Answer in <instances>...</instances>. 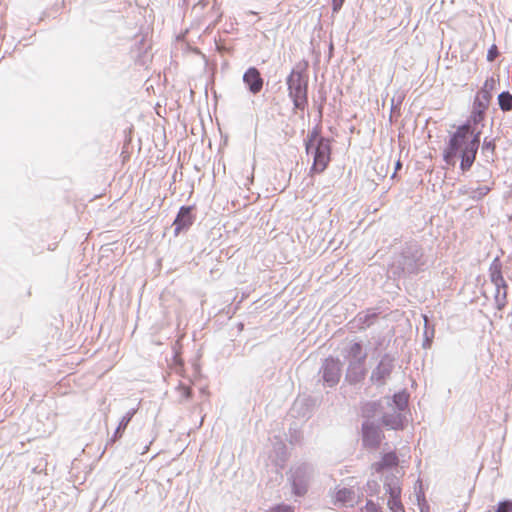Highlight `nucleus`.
Segmentation results:
<instances>
[{"mask_svg":"<svg viewBox=\"0 0 512 512\" xmlns=\"http://www.w3.org/2000/svg\"><path fill=\"white\" fill-rule=\"evenodd\" d=\"M385 490L389 498L387 506L391 512H405L404 506L401 502V485L398 478H392L389 482L385 483Z\"/></svg>","mask_w":512,"mask_h":512,"instance_id":"5","label":"nucleus"},{"mask_svg":"<svg viewBox=\"0 0 512 512\" xmlns=\"http://www.w3.org/2000/svg\"><path fill=\"white\" fill-rule=\"evenodd\" d=\"M498 103L503 111L512 110V95L509 92H502L498 96Z\"/></svg>","mask_w":512,"mask_h":512,"instance_id":"16","label":"nucleus"},{"mask_svg":"<svg viewBox=\"0 0 512 512\" xmlns=\"http://www.w3.org/2000/svg\"><path fill=\"white\" fill-rule=\"evenodd\" d=\"M243 81L253 94L259 93L263 88V79L258 69L250 67L243 75Z\"/></svg>","mask_w":512,"mask_h":512,"instance_id":"7","label":"nucleus"},{"mask_svg":"<svg viewBox=\"0 0 512 512\" xmlns=\"http://www.w3.org/2000/svg\"><path fill=\"white\" fill-rule=\"evenodd\" d=\"M192 14L194 18L200 22L205 23L209 22L210 24L216 25L222 16V13L220 11V7L214 2L212 5H210L205 0L198 1L193 7H192Z\"/></svg>","mask_w":512,"mask_h":512,"instance_id":"4","label":"nucleus"},{"mask_svg":"<svg viewBox=\"0 0 512 512\" xmlns=\"http://www.w3.org/2000/svg\"><path fill=\"white\" fill-rule=\"evenodd\" d=\"M177 390L184 399H189L192 396V389L187 385L180 384Z\"/></svg>","mask_w":512,"mask_h":512,"instance_id":"20","label":"nucleus"},{"mask_svg":"<svg viewBox=\"0 0 512 512\" xmlns=\"http://www.w3.org/2000/svg\"><path fill=\"white\" fill-rule=\"evenodd\" d=\"M193 210L194 206L180 207L173 222L175 236H178L182 230L188 229L193 224L195 219V216L192 213Z\"/></svg>","mask_w":512,"mask_h":512,"instance_id":"6","label":"nucleus"},{"mask_svg":"<svg viewBox=\"0 0 512 512\" xmlns=\"http://www.w3.org/2000/svg\"><path fill=\"white\" fill-rule=\"evenodd\" d=\"M335 499L336 502L346 506H353L359 501V497H356L355 493L351 489L347 488L337 491Z\"/></svg>","mask_w":512,"mask_h":512,"instance_id":"11","label":"nucleus"},{"mask_svg":"<svg viewBox=\"0 0 512 512\" xmlns=\"http://www.w3.org/2000/svg\"><path fill=\"white\" fill-rule=\"evenodd\" d=\"M131 420V416H125L121 419L113 437L110 439V442L111 443H115L119 438H121L122 436V433L124 432V430L126 429L128 423L130 422Z\"/></svg>","mask_w":512,"mask_h":512,"instance_id":"18","label":"nucleus"},{"mask_svg":"<svg viewBox=\"0 0 512 512\" xmlns=\"http://www.w3.org/2000/svg\"><path fill=\"white\" fill-rule=\"evenodd\" d=\"M349 356L359 362H363L366 358V354L362 351V345L360 343H353L349 348Z\"/></svg>","mask_w":512,"mask_h":512,"instance_id":"15","label":"nucleus"},{"mask_svg":"<svg viewBox=\"0 0 512 512\" xmlns=\"http://www.w3.org/2000/svg\"><path fill=\"white\" fill-rule=\"evenodd\" d=\"M498 55H499L498 48H497V46H496L495 44H493V45L489 48V50H488V52H487V60H488L489 62H492V61H494V60L498 57Z\"/></svg>","mask_w":512,"mask_h":512,"instance_id":"21","label":"nucleus"},{"mask_svg":"<svg viewBox=\"0 0 512 512\" xmlns=\"http://www.w3.org/2000/svg\"><path fill=\"white\" fill-rule=\"evenodd\" d=\"M363 436L364 441L369 445H377L380 441L378 430L367 424L363 426Z\"/></svg>","mask_w":512,"mask_h":512,"instance_id":"13","label":"nucleus"},{"mask_svg":"<svg viewBox=\"0 0 512 512\" xmlns=\"http://www.w3.org/2000/svg\"><path fill=\"white\" fill-rule=\"evenodd\" d=\"M498 83L499 81L493 77L487 78L483 83V86L481 87L480 91L476 94V96L491 101L492 93L496 89Z\"/></svg>","mask_w":512,"mask_h":512,"instance_id":"12","label":"nucleus"},{"mask_svg":"<svg viewBox=\"0 0 512 512\" xmlns=\"http://www.w3.org/2000/svg\"><path fill=\"white\" fill-rule=\"evenodd\" d=\"M512 511V502L504 501L499 503L495 512H511Z\"/></svg>","mask_w":512,"mask_h":512,"instance_id":"23","label":"nucleus"},{"mask_svg":"<svg viewBox=\"0 0 512 512\" xmlns=\"http://www.w3.org/2000/svg\"><path fill=\"white\" fill-rule=\"evenodd\" d=\"M345 0H333L334 10L339 9Z\"/></svg>","mask_w":512,"mask_h":512,"instance_id":"25","label":"nucleus"},{"mask_svg":"<svg viewBox=\"0 0 512 512\" xmlns=\"http://www.w3.org/2000/svg\"><path fill=\"white\" fill-rule=\"evenodd\" d=\"M364 510L366 512H382L380 507L378 506V504H376L375 502H373L372 500H368L366 502V505L364 507Z\"/></svg>","mask_w":512,"mask_h":512,"instance_id":"22","label":"nucleus"},{"mask_svg":"<svg viewBox=\"0 0 512 512\" xmlns=\"http://www.w3.org/2000/svg\"><path fill=\"white\" fill-rule=\"evenodd\" d=\"M270 512H294L293 511V508L291 506H288V505H277L275 507H273Z\"/></svg>","mask_w":512,"mask_h":512,"instance_id":"24","label":"nucleus"},{"mask_svg":"<svg viewBox=\"0 0 512 512\" xmlns=\"http://www.w3.org/2000/svg\"><path fill=\"white\" fill-rule=\"evenodd\" d=\"M489 276L491 282L497 287L498 290L500 288H507L506 281L502 275V265L498 259H495L491 263L489 268Z\"/></svg>","mask_w":512,"mask_h":512,"instance_id":"8","label":"nucleus"},{"mask_svg":"<svg viewBox=\"0 0 512 512\" xmlns=\"http://www.w3.org/2000/svg\"><path fill=\"white\" fill-rule=\"evenodd\" d=\"M383 424L392 429H399L402 427V420L399 413H395L391 417L385 416L383 418Z\"/></svg>","mask_w":512,"mask_h":512,"instance_id":"17","label":"nucleus"},{"mask_svg":"<svg viewBox=\"0 0 512 512\" xmlns=\"http://www.w3.org/2000/svg\"><path fill=\"white\" fill-rule=\"evenodd\" d=\"M490 101L475 96L473 103V111L471 115L472 121L477 124L484 119L485 111L488 109Z\"/></svg>","mask_w":512,"mask_h":512,"instance_id":"9","label":"nucleus"},{"mask_svg":"<svg viewBox=\"0 0 512 512\" xmlns=\"http://www.w3.org/2000/svg\"><path fill=\"white\" fill-rule=\"evenodd\" d=\"M400 167H401V163H400V161H398L396 164V168L399 169Z\"/></svg>","mask_w":512,"mask_h":512,"instance_id":"26","label":"nucleus"},{"mask_svg":"<svg viewBox=\"0 0 512 512\" xmlns=\"http://www.w3.org/2000/svg\"><path fill=\"white\" fill-rule=\"evenodd\" d=\"M306 153L313 158L310 174H320L331 161V141L321 135V127L315 126L308 132L305 140Z\"/></svg>","mask_w":512,"mask_h":512,"instance_id":"2","label":"nucleus"},{"mask_svg":"<svg viewBox=\"0 0 512 512\" xmlns=\"http://www.w3.org/2000/svg\"><path fill=\"white\" fill-rule=\"evenodd\" d=\"M323 378L329 384V386H333L338 382L339 368L334 360H326Z\"/></svg>","mask_w":512,"mask_h":512,"instance_id":"10","label":"nucleus"},{"mask_svg":"<svg viewBox=\"0 0 512 512\" xmlns=\"http://www.w3.org/2000/svg\"><path fill=\"white\" fill-rule=\"evenodd\" d=\"M297 480V477L293 479V491L298 496L304 495L307 490L306 482L299 479L298 483Z\"/></svg>","mask_w":512,"mask_h":512,"instance_id":"19","label":"nucleus"},{"mask_svg":"<svg viewBox=\"0 0 512 512\" xmlns=\"http://www.w3.org/2000/svg\"><path fill=\"white\" fill-rule=\"evenodd\" d=\"M479 133L474 134L470 124H463L451 135L444 149L443 158L447 164L454 165L456 156L461 157L463 171L471 168L479 147Z\"/></svg>","mask_w":512,"mask_h":512,"instance_id":"1","label":"nucleus"},{"mask_svg":"<svg viewBox=\"0 0 512 512\" xmlns=\"http://www.w3.org/2000/svg\"><path fill=\"white\" fill-rule=\"evenodd\" d=\"M287 85L295 108L304 110L308 104V80L304 69H293L287 77Z\"/></svg>","mask_w":512,"mask_h":512,"instance_id":"3","label":"nucleus"},{"mask_svg":"<svg viewBox=\"0 0 512 512\" xmlns=\"http://www.w3.org/2000/svg\"><path fill=\"white\" fill-rule=\"evenodd\" d=\"M398 457L395 453H387L383 456L381 462L375 465L377 472H380L385 467L397 466Z\"/></svg>","mask_w":512,"mask_h":512,"instance_id":"14","label":"nucleus"}]
</instances>
